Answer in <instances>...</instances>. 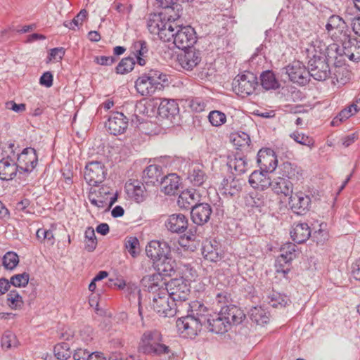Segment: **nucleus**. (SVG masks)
Masks as SVG:
<instances>
[{"label":"nucleus","instance_id":"f257e3e1","mask_svg":"<svg viewBox=\"0 0 360 360\" xmlns=\"http://www.w3.org/2000/svg\"><path fill=\"white\" fill-rule=\"evenodd\" d=\"M186 312L176 321V327L181 333L192 338L195 337L202 330L205 323H207L210 315V309L202 302L195 300L187 302L181 305L179 314Z\"/></svg>","mask_w":360,"mask_h":360},{"label":"nucleus","instance_id":"f03ea898","mask_svg":"<svg viewBox=\"0 0 360 360\" xmlns=\"http://www.w3.org/2000/svg\"><path fill=\"white\" fill-rule=\"evenodd\" d=\"M162 341V335L159 330L156 329L146 330L140 338L138 352L150 356L169 354L171 349L163 344Z\"/></svg>","mask_w":360,"mask_h":360},{"label":"nucleus","instance_id":"7ed1b4c3","mask_svg":"<svg viewBox=\"0 0 360 360\" xmlns=\"http://www.w3.org/2000/svg\"><path fill=\"white\" fill-rule=\"evenodd\" d=\"M172 300V304L181 309L183 303L188 302L190 292V285L184 278H178L170 280L166 283L165 289Z\"/></svg>","mask_w":360,"mask_h":360},{"label":"nucleus","instance_id":"20e7f679","mask_svg":"<svg viewBox=\"0 0 360 360\" xmlns=\"http://www.w3.org/2000/svg\"><path fill=\"white\" fill-rule=\"evenodd\" d=\"M315 54L308 61V71L309 78L311 77L317 81H324L331 74L329 65L325 57L321 56L319 51L314 49Z\"/></svg>","mask_w":360,"mask_h":360},{"label":"nucleus","instance_id":"39448f33","mask_svg":"<svg viewBox=\"0 0 360 360\" xmlns=\"http://www.w3.org/2000/svg\"><path fill=\"white\" fill-rule=\"evenodd\" d=\"M152 307L157 314L163 317H172L179 313V307L172 304V300L164 289L154 295Z\"/></svg>","mask_w":360,"mask_h":360},{"label":"nucleus","instance_id":"423d86ee","mask_svg":"<svg viewBox=\"0 0 360 360\" xmlns=\"http://www.w3.org/2000/svg\"><path fill=\"white\" fill-rule=\"evenodd\" d=\"M257 78L250 72L237 75L233 82V89L244 97L252 94L257 86Z\"/></svg>","mask_w":360,"mask_h":360},{"label":"nucleus","instance_id":"0eeeda50","mask_svg":"<svg viewBox=\"0 0 360 360\" xmlns=\"http://www.w3.org/2000/svg\"><path fill=\"white\" fill-rule=\"evenodd\" d=\"M107 175V169L100 161H92L86 164L84 171V179L92 186H98Z\"/></svg>","mask_w":360,"mask_h":360},{"label":"nucleus","instance_id":"6e6552de","mask_svg":"<svg viewBox=\"0 0 360 360\" xmlns=\"http://www.w3.org/2000/svg\"><path fill=\"white\" fill-rule=\"evenodd\" d=\"M173 43L176 48L182 50L192 49L196 42L195 32L191 26H176Z\"/></svg>","mask_w":360,"mask_h":360},{"label":"nucleus","instance_id":"1a4fd4ad","mask_svg":"<svg viewBox=\"0 0 360 360\" xmlns=\"http://www.w3.org/2000/svg\"><path fill=\"white\" fill-rule=\"evenodd\" d=\"M326 29L334 41L338 42L351 34L345 20L339 15H333L326 25Z\"/></svg>","mask_w":360,"mask_h":360},{"label":"nucleus","instance_id":"9d476101","mask_svg":"<svg viewBox=\"0 0 360 360\" xmlns=\"http://www.w3.org/2000/svg\"><path fill=\"white\" fill-rule=\"evenodd\" d=\"M341 46L336 48V51L340 56H345L352 61L360 60V41L356 38L351 37L349 34L345 39L339 41Z\"/></svg>","mask_w":360,"mask_h":360},{"label":"nucleus","instance_id":"9b49d317","mask_svg":"<svg viewBox=\"0 0 360 360\" xmlns=\"http://www.w3.org/2000/svg\"><path fill=\"white\" fill-rule=\"evenodd\" d=\"M284 69L290 80L293 83H297L302 86L309 83V73L308 68H306L302 62L299 60L293 61Z\"/></svg>","mask_w":360,"mask_h":360},{"label":"nucleus","instance_id":"f8f14e48","mask_svg":"<svg viewBox=\"0 0 360 360\" xmlns=\"http://www.w3.org/2000/svg\"><path fill=\"white\" fill-rule=\"evenodd\" d=\"M38 163V156L36 150L28 147L18 155L17 166L19 172L31 173Z\"/></svg>","mask_w":360,"mask_h":360},{"label":"nucleus","instance_id":"ddd939ff","mask_svg":"<svg viewBox=\"0 0 360 360\" xmlns=\"http://www.w3.org/2000/svg\"><path fill=\"white\" fill-rule=\"evenodd\" d=\"M288 204L294 213L303 215L310 209L311 198L302 191L295 192L289 196Z\"/></svg>","mask_w":360,"mask_h":360},{"label":"nucleus","instance_id":"4468645a","mask_svg":"<svg viewBox=\"0 0 360 360\" xmlns=\"http://www.w3.org/2000/svg\"><path fill=\"white\" fill-rule=\"evenodd\" d=\"M170 247L165 241L152 240L146 248L147 256L153 261L154 264L167 255H170Z\"/></svg>","mask_w":360,"mask_h":360},{"label":"nucleus","instance_id":"2eb2a0df","mask_svg":"<svg viewBox=\"0 0 360 360\" xmlns=\"http://www.w3.org/2000/svg\"><path fill=\"white\" fill-rule=\"evenodd\" d=\"M105 127L111 134H122L127 129L128 119L123 113L114 112L109 116Z\"/></svg>","mask_w":360,"mask_h":360},{"label":"nucleus","instance_id":"dca6fc26","mask_svg":"<svg viewBox=\"0 0 360 360\" xmlns=\"http://www.w3.org/2000/svg\"><path fill=\"white\" fill-rule=\"evenodd\" d=\"M220 316H222L226 321H229V325H238L245 318L243 311L234 304L222 306L220 309Z\"/></svg>","mask_w":360,"mask_h":360},{"label":"nucleus","instance_id":"f3484780","mask_svg":"<svg viewBox=\"0 0 360 360\" xmlns=\"http://www.w3.org/2000/svg\"><path fill=\"white\" fill-rule=\"evenodd\" d=\"M212 213V210L210 204L198 203L191 211V219L194 224L202 226L209 221Z\"/></svg>","mask_w":360,"mask_h":360},{"label":"nucleus","instance_id":"a211bd4d","mask_svg":"<svg viewBox=\"0 0 360 360\" xmlns=\"http://www.w3.org/2000/svg\"><path fill=\"white\" fill-rule=\"evenodd\" d=\"M125 191L129 198L134 199L136 202L145 200L146 188L143 183L138 180L129 179L125 184Z\"/></svg>","mask_w":360,"mask_h":360},{"label":"nucleus","instance_id":"6ab92c4d","mask_svg":"<svg viewBox=\"0 0 360 360\" xmlns=\"http://www.w3.org/2000/svg\"><path fill=\"white\" fill-rule=\"evenodd\" d=\"M203 327L217 334H223L231 328L229 321H226L222 316H220V311L214 315L210 314L207 323H205Z\"/></svg>","mask_w":360,"mask_h":360},{"label":"nucleus","instance_id":"aec40b11","mask_svg":"<svg viewBox=\"0 0 360 360\" xmlns=\"http://www.w3.org/2000/svg\"><path fill=\"white\" fill-rule=\"evenodd\" d=\"M201 60L200 53L195 49L186 50L184 54L179 56V63L186 70H192Z\"/></svg>","mask_w":360,"mask_h":360},{"label":"nucleus","instance_id":"412c9836","mask_svg":"<svg viewBox=\"0 0 360 360\" xmlns=\"http://www.w3.org/2000/svg\"><path fill=\"white\" fill-rule=\"evenodd\" d=\"M188 225L187 217L182 214H173L170 215L165 222L167 229L172 232L180 233L184 232Z\"/></svg>","mask_w":360,"mask_h":360},{"label":"nucleus","instance_id":"4be33fe9","mask_svg":"<svg viewBox=\"0 0 360 360\" xmlns=\"http://www.w3.org/2000/svg\"><path fill=\"white\" fill-rule=\"evenodd\" d=\"M142 285L149 292L155 295L160 292V290L165 289L166 283L163 281L162 276L160 274H151L144 276L141 279Z\"/></svg>","mask_w":360,"mask_h":360},{"label":"nucleus","instance_id":"5701e85b","mask_svg":"<svg viewBox=\"0 0 360 360\" xmlns=\"http://www.w3.org/2000/svg\"><path fill=\"white\" fill-rule=\"evenodd\" d=\"M271 188L278 195L290 196L293 192V183L285 177L279 175L271 181Z\"/></svg>","mask_w":360,"mask_h":360},{"label":"nucleus","instance_id":"b1692460","mask_svg":"<svg viewBox=\"0 0 360 360\" xmlns=\"http://www.w3.org/2000/svg\"><path fill=\"white\" fill-rule=\"evenodd\" d=\"M271 179L268 173L262 171H254L249 176V184L255 189L264 191L271 185Z\"/></svg>","mask_w":360,"mask_h":360},{"label":"nucleus","instance_id":"393cba45","mask_svg":"<svg viewBox=\"0 0 360 360\" xmlns=\"http://www.w3.org/2000/svg\"><path fill=\"white\" fill-rule=\"evenodd\" d=\"M199 201V194L194 189L183 191L177 200V205L181 209L189 210L193 208Z\"/></svg>","mask_w":360,"mask_h":360},{"label":"nucleus","instance_id":"a878e982","mask_svg":"<svg viewBox=\"0 0 360 360\" xmlns=\"http://www.w3.org/2000/svg\"><path fill=\"white\" fill-rule=\"evenodd\" d=\"M179 177L176 174H170L161 178V191L168 195H175L179 188Z\"/></svg>","mask_w":360,"mask_h":360},{"label":"nucleus","instance_id":"bb28decb","mask_svg":"<svg viewBox=\"0 0 360 360\" xmlns=\"http://www.w3.org/2000/svg\"><path fill=\"white\" fill-rule=\"evenodd\" d=\"M311 236L310 227L307 223H298L294 224L290 231V236L292 240L297 243H303Z\"/></svg>","mask_w":360,"mask_h":360},{"label":"nucleus","instance_id":"cd10ccee","mask_svg":"<svg viewBox=\"0 0 360 360\" xmlns=\"http://www.w3.org/2000/svg\"><path fill=\"white\" fill-rule=\"evenodd\" d=\"M257 156V162L260 167L261 171L269 174L276 169L277 159L274 155L265 154L262 150H259Z\"/></svg>","mask_w":360,"mask_h":360},{"label":"nucleus","instance_id":"c85d7f7f","mask_svg":"<svg viewBox=\"0 0 360 360\" xmlns=\"http://www.w3.org/2000/svg\"><path fill=\"white\" fill-rule=\"evenodd\" d=\"M188 179L195 186H202L207 179L203 165L200 164L193 165L189 170Z\"/></svg>","mask_w":360,"mask_h":360},{"label":"nucleus","instance_id":"c756f323","mask_svg":"<svg viewBox=\"0 0 360 360\" xmlns=\"http://www.w3.org/2000/svg\"><path fill=\"white\" fill-rule=\"evenodd\" d=\"M179 109L177 103L172 99L165 98L162 100L158 107L159 115L165 118H172L179 113Z\"/></svg>","mask_w":360,"mask_h":360},{"label":"nucleus","instance_id":"7c9ffc66","mask_svg":"<svg viewBox=\"0 0 360 360\" xmlns=\"http://www.w3.org/2000/svg\"><path fill=\"white\" fill-rule=\"evenodd\" d=\"M155 264L158 271V274L161 276H172L175 273L176 263L169 255H167L162 259L156 262Z\"/></svg>","mask_w":360,"mask_h":360},{"label":"nucleus","instance_id":"2f4dec72","mask_svg":"<svg viewBox=\"0 0 360 360\" xmlns=\"http://www.w3.org/2000/svg\"><path fill=\"white\" fill-rule=\"evenodd\" d=\"M135 87L139 94L145 96H151L156 90H159V88H156V85H153V82L146 75H141L136 79Z\"/></svg>","mask_w":360,"mask_h":360},{"label":"nucleus","instance_id":"473e14b6","mask_svg":"<svg viewBox=\"0 0 360 360\" xmlns=\"http://www.w3.org/2000/svg\"><path fill=\"white\" fill-rule=\"evenodd\" d=\"M279 174L292 183L298 181L302 176L301 169L289 162H283L279 168Z\"/></svg>","mask_w":360,"mask_h":360},{"label":"nucleus","instance_id":"72a5a7b5","mask_svg":"<svg viewBox=\"0 0 360 360\" xmlns=\"http://www.w3.org/2000/svg\"><path fill=\"white\" fill-rule=\"evenodd\" d=\"M168 22L162 18V13H150L147 20V27L151 34H157Z\"/></svg>","mask_w":360,"mask_h":360},{"label":"nucleus","instance_id":"f704fd0d","mask_svg":"<svg viewBox=\"0 0 360 360\" xmlns=\"http://www.w3.org/2000/svg\"><path fill=\"white\" fill-rule=\"evenodd\" d=\"M162 175L161 167L157 165H150L143 172V181L147 185H155L158 183Z\"/></svg>","mask_w":360,"mask_h":360},{"label":"nucleus","instance_id":"c9c22d12","mask_svg":"<svg viewBox=\"0 0 360 360\" xmlns=\"http://www.w3.org/2000/svg\"><path fill=\"white\" fill-rule=\"evenodd\" d=\"M281 255L277 259V262L282 266L283 264H288L296 257L297 245L292 243H286L281 248Z\"/></svg>","mask_w":360,"mask_h":360},{"label":"nucleus","instance_id":"e433bc0d","mask_svg":"<svg viewBox=\"0 0 360 360\" xmlns=\"http://www.w3.org/2000/svg\"><path fill=\"white\" fill-rule=\"evenodd\" d=\"M19 172L16 163H11L8 159L0 161V179L4 181L12 180Z\"/></svg>","mask_w":360,"mask_h":360},{"label":"nucleus","instance_id":"4c0bfd02","mask_svg":"<svg viewBox=\"0 0 360 360\" xmlns=\"http://www.w3.org/2000/svg\"><path fill=\"white\" fill-rule=\"evenodd\" d=\"M220 189L223 194L233 196L241 190V186L238 180L230 177L223 179Z\"/></svg>","mask_w":360,"mask_h":360},{"label":"nucleus","instance_id":"58836bf2","mask_svg":"<svg viewBox=\"0 0 360 360\" xmlns=\"http://www.w3.org/2000/svg\"><path fill=\"white\" fill-rule=\"evenodd\" d=\"M204 258L210 262H216L221 259L217 245H213L211 241H206L202 248Z\"/></svg>","mask_w":360,"mask_h":360},{"label":"nucleus","instance_id":"ea45409f","mask_svg":"<svg viewBox=\"0 0 360 360\" xmlns=\"http://www.w3.org/2000/svg\"><path fill=\"white\" fill-rule=\"evenodd\" d=\"M72 352L70 344L66 342L58 343L53 347L54 356L58 360H70L72 355Z\"/></svg>","mask_w":360,"mask_h":360},{"label":"nucleus","instance_id":"a19ab883","mask_svg":"<svg viewBox=\"0 0 360 360\" xmlns=\"http://www.w3.org/2000/svg\"><path fill=\"white\" fill-rule=\"evenodd\" d=\"M250 317L257 325L264 326L269 321L268 312L261 307H255L250 309Z\"/></svg>","mask_w":360,"mask_h":360},{"label":"nucleus","instance_id":"79ce46f5","mask_svg":"<svg viewBox=\"0 0 360 360\" xmlns=\"http://www.w3.org/2000/svg\"><path fill=\"white\" fill-rule=\"evenodd\" d=\"M267 302L273 307H285L291 302L290 298L283 294L277 292H272L267 297Z\"/></svg>","mask_w":360,"mask_h":360},{"label":"nucleus","instance_id":"37998d69","mask_svg":"<svg viewBox=\"0 0 360 360\" xmlns=\"http://www.w3.org/2000/svg\"><path fill=\"white\" fill-rule=\"evenodd\" d=\"M260 80L262 86L266 90L276 89L279 87V83L271 70L263 72L260 75Z\"/></svg>","mask_w":360,"mask_h":360},{"label":"nucleus","instance_id":"c03bdc74","mask_svg":"<svg viewBox=\"0 0 360 360\" xmlns=\"http://www.w3.org/2000/svg\"><path fill=\"white\" fill-rule=\"evenodd\" d=\"M145 75L153 82V85H156V88H159V90H161L164 86V84L168 82L167 75L159 70H150Z\"/></svg>","mask_w":360,"mask_h":360},{"label":"nucleus","instance_id":"a18cd8bd","mask_svg":"<svg viewBox=\"0 0 360 360\" xmlns=\"http://www.w3.org/2000/svg\"><path fill=\"white\" fill-rule=\"evenodd\" d=\"M99 196L96 198L92 194L89 195V200L90 202L98 208H107L108 197H103V195H107L110 194V191L104 188H101L98 191Z\"/></svg>","mask_w":360,"mask_h":360},{"label":"nucleus","instance_id":"49530a36","mask_svg":"<svg viewBox=\"0 0 360 360\" xmlns=\"http://www.w3.org/2000/svg\"><path fill=\"white\" fill-rule=\"evenodd\" d=\"M228 165L231 169H234L237 174H241L246 172L248 167V162L244 158H234L231 159Z\"/></svg>","mask_w":360,"mask_h":360},{"label":"nucleus","instance_id":"de8ad7c7","mask_svg":"<svg viewBox=\"0 0 360 360\" xmlns=\"http://www.w3.org/2000/svg\"><path fill=\"white\" fill-rule=\"evenodd\" d=\"M85 249L88 252L94 251L97 245V240L95 235V231L91 227H89L85 231Z\"/></svg>","mask_w":360,"mask_h":360},{"label":"nucleus","instance_id":"09e8293b","mask_svg":"<svg viewBox=\"0 0 360 360\" xmlns=\"http://www.w3.org/2000/svg\"><path fill=\"white\" fill-rule=\"evenodd\" d=\"M7 304L13 309H20L23 306L22 298L16 290H11L7 295Z\"/></svg>","mask_w":360,"mask_h":360},{"label":"nucleus","instance_id":"8fccbe9b","mask_svg":"<svg viewBox=\"0 0 360 360\" xmlns=\"http://www.w3.org/2000/svg\"><path fill=\"white\" fill-rule=\"evenodd\" d=\"M1 342L2 347L6 349H9L12 347H16L18 344L17 338L15 334L9 330H7L4 333Z\"/></svg>","mask_w":360,"mask_h":360},{"label":"nucleus","instance_id":"3c124183","mask_svg":"<svg viewBox=\"0 0 360 360\" xmlns=\"http://www.w3.org/2000/svg\"><path fill=\"white\" fill-rule=\"evenodd\" d=\"M135 61L133 58L127 57L122 59L116 67L117 74H126L134 69Z\"/></svg>","mask_w":360,"mask_h":360},{"label":"nucleus","instance_id":"603ef678","mask_svg":"<svg viewBox=\"0 0 360 360\" xmlns=\"http://www.w3.org/2000/svg\"><path fill=\"white\" fill-rule=\"evenodd\" d=\"M18 263V255L14 252H8L3 257V265L6 269H13Z\"/></svg>","mask_w":360,"mask_h":360},{"label":"nucleus","instance_id":"864d4df0","mask_svg":"<svg viewBox=\"0 0 360 360\" xmlns=\"http://www.w3.org/2000/svg\"><path fill=\"white\" fill-rule=\"evenodd\" d=\"M208 120L214 127H220L226 121V115L219 110H212L209 113Z\"/></svg>","mask_w":360,"mask_h":360},{"label":"nucleus","instance_id":"5fc2aeb1","mask_svg":"<svg viewBox=\"0 0 360 360\" xmlns=\"http://www.w3.org/2000/svg\"><path fill=\"white\" fill-rule=\"evenodd\" d=\"M175 25H173L171 22H169L167 24V26L163 27L160 31V33H158L157 34L161 40L164 41H169L172 38L174 39L176 31Z\"/></svg>","mask_w":360,"mask_h":360},{"label":"nucleus","instance_id":"6e6d98bb","mask_svg":"<svg viewBox=\"0 0 360 360\" xmlns=\"http://www.w3.org/2000/svg\"><path fill=\"white\" fill-rule=\"evenodd\" d=\"M125 248L133 257H136L139 253V241L137 238L133 236L127 238Z\"/></svg>","mask_w":360,"mask_h":360},{"label":"nucleus","instance_id":"4d7b16f0","mask_svg":"<svg viewBox=\"0 0 360 360\" xmlns=\"http://www.w3.org/2000/svg\"><path fill=\"white\" fill-rule=\"evenodd\" d=\"M232 141L235 146L239 148L248 147L250 143V139L248 134H235L232 135Z\"/></svg>","mask_w":360,"mask_h":360},{"label":"nucleus","instance_id":"13d9d810","mask_svg":"<svg viewBox=\"0 0 360 360\" xmlns=\"http://www.w3.org/2000/svg\"><path fill=\"white\" fill-rule=\"evenodd\" d=\"M131 49L134 56H146L148 52V44L144 40H138L133 43Z\"/></svg>","mask_w":360,"mask_h":360},{"label":"nucleus","instance_id":"bf43d9fd","mask_svg":"<svg viewBox=\"0 0 360 360\" xmlns=\"http://www.w3.org/2000/svg\"><path fill=\"white\" fill-rule=\"evenodd\" d=\"M290 136L297 143L303 145L307 146L309 147H311L314 146V140L304 134H300L298 132H293L292 133Z\"/></svg>","mask_w":360,"mask_h":360},{"label":"nucleus","instance_id":"052dcab7","mask_svg":"<svg viewBox=\"0 0 360 360\" xmlns=\"http://www.w3.org/2000/svg\"><path fill=\"white\" fill-rule=\"evenodd\" d=\"M28 282L29 274L25 272L13 276L9 281L10 285H13L15 287H24Z\"/></svg>","mask_w":360,"mask_h":360},{"label":"nucleus","instance_id":"680f3d73","mask_svg":"<svg viewBox=\"0 0 360 360\" xmlns=\"http://www.w3.org/2000/svg\"><path fill=\"white\" fill-rule=\"evenodd\" d=\"M207 105V103L200 97L193 98L188 100V106L190 108L196 112H200L203 111Z\"/></svg>","mask_w":360,"mask_h":360},{"label":"nucleus","instance_id":"e2e57ef3","mask_svg":"<svg viewBox=\"0 0 360 360\" xmlns=\"http://www.w3.org/2000/svg\"><path fill=\"white\" fill-rule=\"evenodd\" d=\"M127 295L129 300L131 301L132 299L141 300V290L135 284L129 283L127 288Z\"/></svg>","mask_w":360,"mask_h":360},{"label":"nucleus","instance_id":"0e129e2a","mask_svg":"<svg viewBox=\"0 0 360 360\" xmlns=\"http://www.w3.org/2000/svg\"><path fill=\"white\" fill-rule=\"evenodd\" d=\"M90 352L86 349L78 347L73 350L72 356L73 360H88Z\"/></svg>","mask_w":360,"mask_h":360},{"label":"nucleus","instance_id":"69168bd1","mask_svg":"<svg viewBox=\"0 0 360 360\" xmlns=\"http://www.w3.org/2000/svg\"><path fill=\"white\" fill-rule=\"evenodd\" d=\"M344 73L347 74L348 71L344 68H335L333 75V79H335L337 83L344 84L346 82V79L343 77Z\"/></svg>","mask_w":360,"mask_h":360},{"label":"nucleus","instance_id":"338daca9","mask_svg":"<svg viewBox=\"0 0 360 360\" xmlns=\"http://www.w3.org/2000/svg\"><path fill=\"white\" fill-rule=\"evenodd\" d=\"M231 295L226 291H223L221 292H218L216 295V302L218 304H220V307L225 305H229L228 304L231 302Z\"/></svg>","mask_w":360,"mask_h":360},{"label":"nucleus","instance_id":"774afa93","mask_svg":"<svg viewBox=\"0 0 360 360\" xmlns=\"http://www.w3.org/2000/svg\"><path fill=\"white\" fill-rule=\"evenodd\" d=\"M53 75L51 72H46L41 76L39 83L46 87H51L53 85Z\"/></svg>","mask_w":360,"mask_h":360}]
</instances>
